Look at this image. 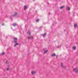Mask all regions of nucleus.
Here are the masks:
<instances>
[{"label":"nucleus","mask_w":78,"mask_h":78,"mask_svg":"<svg viewBox=\"0 0 78 78\" xmlns=\"http://www.w3.org/2000/svg\"><path fill=\"white\" fill-rule=\"evenodd\" d=\"M14 41H13L15 43H17V38L14 37L13 38Z\"/></svg>","instance_id":"f257e3e1"},{"label":"nucleus","mask_w":78,"mask_h":78,"mask_svg":"<svg viewBox=\"0 0 78 78\" xmlns=\"http://www.w3.org/2000/svg\"><path fill=\"white\" fill-rule=\"evenodd\" d=\"M73 70L75 73H78V70L76 68L73 69Z\"/></svg>","instance_id":"f03ea898"},{"label":"nucleus","mask_w":78,"mask_h":78,"mask_svg":"<svg viewBox=\"0 0 78 78\" xmlns=\"http://www.w3.org/2000/svg\"><path fill=\"white\" fill-rule=\"evenodd\" d=\"M61 66L63 68H66V66H63L62 65V63L61 64Z\"/></svg>","instance_id":"7ed1b4c3"},{"label":"nucleus","mask_w":78,"mask_h":78,"mask_svg":"<svg viewBox=\"0 0 78 78\" xmlns=\"http://www.w3.org/2000/svg\"><path fill=\"white\" fill-rule=\"evenodd\" d=\"M31 73L33 75H34V74H35V73H36V72L32 71L31 72Z\"/></svg>","instance_id":"20e7f679"},{"label":"nucleus","mask_w":78,"mask_h":78,"mask_svg":"<svg viewBox=\"0 0 78 78\" xmlns=\"http://www.w3.org/2000/svg\"><path fill=\"white\" fill-rule=\"evenodd\" d=\"M66 9H67V10H68L69 11L70 9V7H67Z\"/></svg>","instance_id":"39448f33"},{"label":"nucleus","mask_w":78,"mask_h":78,"mask_svg":"<svg viewBox=\"0 0 78 78\" xmlns=\"http://www.w3.org/2000/svg\"><path fill=\"white\" fill-rule=\"evenodd\" d=\"M12 25L14 26V27H15L17 25V24L16 23H14L12 24Z\"/></svg>","instance_id":"423d86ee"},{"label":"nucleus","mask_w":78,"mask_h":78,"mask_svg":"<svg viewBox=\"0 0 78 78\" xmlns=\"http://www.w3.org/2000/svg\"><path fill=\"white\" fill-rule=\"evenodd\" d=\"M27 34L29 35H30V34H31V33H30V31H28L27 33Z\"/></svg>","instance_id":"0eeeda50"},{"label":"nucleus","mask_w":78,"mask_h":78,"mask_svg":"<svg viewBox=\"0 0 78 78\" xmlns=\"http://www.w3.org/2000/svg\"><path fill=\"white\" fill-rule=\"evenodd\" d=\"M27 9V6L25 5L24 6V10H25V9Z\"/></svg>","instance_id":"6e6552de"},{"label":"nucleus","mask_w":78,"mask_h":78,"mask_svg":"<svg viewBox=\"0 0 78 78\" xmlns=\"http://www.w3.org/2000/svg\"><path fill=\"white\" fill-rule=\"evenodd\" d=\"M47 34L46 33H45L43 35V37H45V36H46V35Z\"/></svg>","instance_id":"1a4fd4ad"},{"label":"nucleus","mask_w":78,"mask_h":78,"mask_svg":"<svg viewBox=\"0 0 78 78\" xmlns=\"http://www.w3.org/2000/svg\"><path fill=\"white\" fill-rule=\"evenodd\" d=\"M56 56V54H55L54 53L52 55V56Z\"/></svg>","instance_id":"9d476101"},{"label":"nucleus","mask_w":78,"mask_h":78,"mask_svg":"<svg viewBox=\"0 0 78 78\" xmlns=\"http://www.w3.org/2000/svg\"><path fill=\"white\" fill-rule=\"evenodd\" d=\"M73 50H75V49H76V47L75 46H73Z\"/></svg>","instance_id":"9b49d317"},{"label":"nucleus","mask_w":78,"mask_h":78,"mask_svg":"<svg viewBox=\"0 0 78 78\" xmlns=\"http://www.w3.org/2000/svg\"><path fill=\"white\" fill-rule=\"evenodd\" d=\"M64 7V6H62V7H60V9H62V8H63Z\"/></svg>","instance_id":"f8f14e48"},{"label":"nucleus","mask_w":78,"mask_h":78,"mask_svg":"<svg viewBox=\"0 0 78 78\" xmlns=\"http://www.w3.org/2000/svg\"><path fill=\"white\" fill-rule=\"evenodd\" d=\"M77 26V24H74V28H75V27H76Z\"/></svg>","instance_id":"ddd939ff"},{"label":"nucleus","mask_w":78,"mask_h":78,"mask_svg":"<svg viewBox=\"0 0 78 78\" xmlns=\"http://www.w3.org/2000/svg\"><path fill=\"white\" fill-rule=\"evenodd\" d=\"M47 51H48V50H47L46 51H44V53H47Z\"/></svg>","instance_id":"4468645a"},{"label":"nucleus","mask_w":78,"mask_h":78,"mask_svg":"<svg viewBox=\"0 0 78 78\" xmlns=\"http://www.w3.org/2000/svg\"><path fill=\"white\" fill-rule=\"evenodd\" d=\"M19 45V44L18 43H16V44L15 45H14V47H16V45Z\"/></svg>","instance_id":"2eb2a0df"},{"label":"nucleus","mask_w":78,"mask_h":78,"mask_svg":"<svg viewBox=\"0 0 78 78\" xmlns=\"http://www.w3.org/2000/svg\"><path fill=\"white\" fill-rule=\"evenodd\" d=\"M1 55H5V53L4 52H3V53H2L1 54Z\"/></svg>","instance_id":"dca6fc26"},{"label":"nucleus","mask_w":78,"mask_h":78,"mask_svg":"<svg viewBox=\"0 0 78 78\" xmlns=\"http://www.w3.org/2000/svg\"><path fill=\"white\" fill-rule=\"evenodd\" d=\"M28 38H29V39H33V37H29Z\"/></svg>","instance_id":"f3484780"},{"label":"nucleus","mask_w":78,"mask_h":78,"mask_svg":"<svg viewBox=\"0 0 78 78\" xmlns=\"http://www.w3.org/2000/svg\"><path fill=\"white\" fill-rule=\"evenodd\" d=\"M39 19L37 20H36V22H39Z\"/></svg>","instance_id":"a211bd4d"},{"label":"nucleus","mask_w":78,"mask_h":78,"mask_svg":"<svg viewBox=\"0 0 78 78\" xmlns=\"http://www.w3.org/2000/svg\"><path fill=\"white\" fill-rule=\"evenodd\" d=\"M17 13H15L14 16H16V15H17Z\"/></svg>","instance_id":"6ab92c4d"},{"label":"nucleus","mask_w":78,"mask_h":78,"mask_svg":"<svg viewBox=\"0 0 78 78\" xmlns=\"http://www.w3.org/2000/svg\"><path fill=\"white\" fill-rule=\"evenodd\" d=\"M8 63H9V62H8V61H7L6 62V63L8 64Z\"/></svg>","instance_id":"aec40b11"},{"label":"nucleus","mask_w":78,"mask_h":78,"mask_svg":"<svg viewBox=\"0 0 78 78\" xmlns=\"http://www.w3.org/2000/svg\"><path fill=\"white\" fill-rule=\"evenodd\" d=\"M6 70H9V68H8Z\"/></svg>","instance_id":"412c9836"},{"label":"nucleus","mask_w":78,"mask_h":78,"mask_svg":"<svg viewBox=\"0 0 78 78\" xmlns=\"http://www.w3.org/2000/svg\"><path fill=\"white\" fill-rule=\"evenodd\" d=\"M43 50H44V51H45V49H43Z\"/></svg>","instance_id":"4be33fe9"},{"label":"nucleus","mask_w":78,"mask_h":78,"mask_svg":"<svg viewBox=\"0 0 78 78\" xmlns=\"http://www.w3.org/2000/svg\"><path fill=\"white\" fill-rule=\"evenodd\" d=\"M2 25H3V24H2Z\"/></svg>","instance_id":"5701e85b"},{"label":"nucleus","mask_w":78,"mask_h":78,"mask_svg":"<svg viewBox=\"0 0 78 78\" xmlns=\"http://www.w3.org/2000/svg\"><path fill=\"white\" fill-rule=\"evenodd\" d=\"M56 58H57V57H56Z\"/></svg>","instance_id":"b1692460"}]
</instances>
